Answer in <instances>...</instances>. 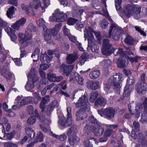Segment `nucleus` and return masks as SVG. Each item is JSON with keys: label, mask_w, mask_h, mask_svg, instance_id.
Returning a JSON list of instances; mask_svg holds the SVG:
<instances>
[{"label": "nucleus", "mask_w": 147, "mask_h": 147, "mask_svg": "<svg viewBox=\"0 0 147 147\" xmlns=\"http://www.w3.org/2000/svg\"><path fill=\"white\" fill-rule=\"evenodd\" d=\"M71 108L70 107H68L67 108V118L66 120H61L59 121V123L62 126L65 127L70 126L72 123V115L71 114Z\"/></svg>", "instance_id": "10"}, {"label": "nucleus", "mask_w": 147, "mask_h": 147, "mask_svg": "<svg viewBox=\"0 0 147 147\" xmlns=\"http://www.w3.org/2000/svg\"><path fill=\"white\" fill-rule=\"evenodd\" d=\"M8 3L9 4L13 5L16 6H17L18 5L17 0H9Z\"/></svg>", "instance_id": "63"}, {"label": "nucleus", "mask_w": 147, "mask_h": 147, "mask_svg": "<svg viewBox=\"0 0 147 147\" xmlns=\"http://www.w3.org/2000/svg\"><path fill=\"white\" fill-rule=\"evenodd\" d=\"M20 42L21 44V46L23 47L28 46V42L25 40V35L21 33H19L18 35Z\"/></svg>", "instance_id": "22"}, {"label": "nucleus", "mask_w": 147, "mask_h": 147, "mask_svg": "<svg viewBox=\"0 0 147 147\" xmlns=\"http://www.w3.org/2000/svg\"><path fill=\"white\" fill-rule=\"evenodd\" d=\"M59 105V104L57 100H53L48 106L45 111V113L48 116H50L54 109L56 108H57Z\"/></svg>", "instance_id": "12"}, {"label": "nucleus", "mask_w": 147, "mask_h": 147, "mask_svg": "<svg viewBox=\"0 0 147 147\" xmlns=\"http://www.w3.org/2000/svg\"><path fill=\"white\" fill-rule=\"evenodd\" d=\"M50 4V0H43L42 5L44 6L41 7L42 9L43 10H44Z\"/></svg>", "instance_id": "50"}, {"label": "nucleus", "mask_w": 147, "mask_h": 147, "mask_svg": "<svg viewBox=\"0 0 147 147\" xmlns=\"http://www.w3.org/2000/svg\"><path fill=\"white\" fill-rule=\"evenodd\" d=\"M13 60L15 63L18 66H20L22 65V63L20 59L18 58H14Z\"/></svg>", "instance_id": "62"}, {"label": "nucleus", "mask_w": 147, "mask_h": 147, "mask_svg": "<svg viewBox=\"0 0 147 147\" xmlns=\"http://www.w3.org/2000/svg\"><path fill=\"white\" fill-rule=\"evenodd\" d=\"M100 72L99 70H94L91 71L89 74L90 78L92 79H95L100 75Z\"/></svg>", "instance_id": "30"}, {"label": "nucleus", "mask_w": 147, "mask_h": 147, "mask_svg": "<svg viewBox=\"0 0 147 147\" xmlns=\"http://www.w3.org/2000/svg\"><path fill=\"white\" fill-rule=\"evenodd\" d=\"M111 61L109 59H105L101 62V65L104 67H108L111 64Z\"/></svg>", "instance_id": "46"}, {"label": "nucleus", "mask_w": 147, "mask_h": 147, "mask_svg": "<svg viewBox=\"0 0 147 147\" xmlns=\"http://www.w3.org/2000/svg\"><path fill=\"white\" fill-rule=\"evenodd\" d=\"M37 72L36 69L34 68H32L27 76L28 80L34 83L37 81L39 78L37 76Z\"/></svg>", "instance_id": "15"}, {"label": "nucleus", "mask_w": 147, "mask_h": 147, "mask_svg": "<svg viewBox=\"0 0 147 147\" xmlns=\"http://www.w3.org/2000/svg\"><path fill=\"white\" fill-rule=\"evenodd\" d=\"M119 56L120 58L119 59L115 58L114 59L115 63L118 65L119 67H125L128 64L127 60V56L123 54V51L120 55H118L116 56Z\"/></svg>", "instance_id": "9"}, {"label": "nucleus", "mask_w": 147, "mask_h": 147, "mask_svg": "<svg viewBox=\"0 0 147 147\" xmlns=\"http://www.w3.org/2000/svg\"><path fill=\"white\" fill-rule=\"evenodd\" d=\"M106 99L102 97H98L95 101L94 105L96 106H104L106 105Z\"/></svg>", "instance_id": "23"}, {"label": "nucleus", "mask_w": 147, "mask_h": 147, "mask_svg": "<svg viewBox=\"0 0 147 147\" xmlns=\"http://www.w3.org/2000/svg\"><path fill=\"white\" fill-rule=\"evenodd\" d=\"M34 87V83L28 80L25 86V89L28 91H30L33 89Z\"/></svg>", "instance_id": "35"}, {"label": "nucleus", "mask_w": 147, "mask_h": 147, "mask_svg": "<svg viewBox=\"0 0 147 147\" xmlns=\"http://www.w3.org/2000/svg\"><path fill=\"white\" fill-rule=\"evenodd\" d=\"M87 94H84L78 99L77 102L75 103V106L77 108L86 109L90 110V107L88 100Z\"/></svg>", "instance_id": "6"}, {"label": "nucleus", "mask_w": 147, "mask_h": 147, "mask_svg": "<svg viewBox=\"0 0 147 147\" xmlns=\"http://www.w3.org/2000/svg\"><path fill=\"white\" fill-rule=\"evenodd\" d=\"M133 125L131 136L133 138L135 139L137 137L136 132L139 131L140 126L138 122L136 121H134L133 123Z\"/></svg>", "instance_id": "18"}, {"label": "nucleus", "mask_w": 147, "mask_h": 147, "mask_svg": "<svg viewBox=\"0 0 147 147\" xmlns=\"http://www.w3.org/2000/svg\"><path fill=\"white\" fill-rule=\"evenodd\" d=\"M4 147H18L16 144L10 142H5L4 144Z\"/></svg>", "instance_id": "51"}, {"label": "nucleus", "mask_w": 147, "mask_h": 147, "mask_svg": "<svg viewBox=\"0 0 147 147\" xmlns=\"http://www.w3.org/2000/svg\"><path fill=\"white\" fill-rule=\"evenodd\" d=\"M90 110L80 108L76 112L75 115L76 120L80 121L86 118L87 116V112L89 111Z\"/></svg>", "instance_id": "11"}, {"label": "nucleus", "mask_w": 147, "mask_h": 147, "mask_svg": "<svg viewBox=\"0 0 147 147\" xmlns=\"http://www.w3.org/2000/svg\"><path fill=\"white\" fill-rule=\"evenodd\" d=\"M37 141L41 142L43 140V135L41 132L38 133L37 136Z\"/></svg>", "instance_id": "58"}, {"label": "nucleus", "mask_w": 147, "mask_h": 147, "mask_svg": "<svg viewBox=\"0 0 147 147\" xmlns=\"http://www.w3.org/2000/svg\"><path fill=\"white\" fill-rule=\"evenodd\" d=\"M61 26V24L60 23L56 25L55 27L51 30V33L53 36H54L57 34Z\"/></svg>", "instance_id": "31"}, {"label": "nucleus", "mask_w": 147, "mask_h": 147, "mask_svg": "<svg viewBox=\"0 0 147 147\" xmlns=\"http://www.w3.org/2000/svg\"><path fill=\"white\" fill-rule=\"evenodd\" d=\"M98 114L101 116H105L107 119H111L114 116L115 111L111 107L101 109L98 111Z\"/></svg>", "instance_id": "8"}, {"label": "nucleus", "mask_w": 147, "mask_h": 147, "mask_svg": "<svg viewBox=\"0 0 147 147\" xmlns=\"http://www.w3.org/2000/svg\"><path fill=\"white\" fill-rule=\"evenodd\" d=\"M109 42V40L107 39H105L103 40L102 52L103 55L108 56L112 53H113L115 55H120L123 53L122 49L119 48L117 50L116 48L114 47Z\"/></svg>", "instance_id": "1"}, {"label": "nucleus", "mask_w": 147, "mask_h": 147, "mask_svg": "<svg viewBox=\"0 0 147 147\" xmlns=\"http://www.w3.org/2000/svg\"><path fill=\"white\" fill-rule=\"evenodd\" d=\"M52 59V56H49L47 54L40 53V60L42 64L40 65L41 70H46L49 68L51 65L49 63Z\"/></svg>", "instance_id": "5"}, {"label": "nucleus", "mask_w": 147, "mask_h": 147, "mask_svg": "<svg viewBox=\"0 0 147 147\" xmlns=\"http://www.w3.org/2000/svg\"><path fill=\"white\" fill-rule=\"evenodd\" d=\"M40 122L45 125H48L51 122L49 118H46L45 117H40Z\"/></svg>", "instance_id": "32"}, {"label": "nucleus", "mask_w": 147, "mask_h": 147, "mask_svg": "<svg viewBox=\"0 0 147 147\" xmlns=\"http://www.w3.org/2000/svg\"><path fill=\"white\" fill-rule=\"evenodd\" d=\"M123 32V31L118 28L115 24L111 23L109 31L108 37L111 38L112 36L114 40H117L119 39L120 35Z\"/></svg>", "instance_id": "2"}, {"label": "nucleus", "mask_w": 147, "mask_h": 147, "mask_svg": "<svg viewBox=\"0 0 147 147\" xmlns=\"http://www.w3.org/2000/svg\"><path fill=\"white\" fill-rule=\"evenodd\" d=\"M61 17V18H58V19L56 20V22H63L66 20L67 18V16L63 13L61 15L59 16Z\"/></svg>", "instance_id": "49"}, {"label": "nucleus", "mask_w": 147, "mask_h": 147, "mask_svg": "<svg viewBox=\"0 0 147 147\" xmlns=\"http://www.w3.org/2000/svg\"><path fill=\"white\" fill-rule=\"evenodd\" d=\"M88 46L90 47L92 52L95 53H97L99 47L96 45L94 44V41L90 40V38L88 39Z\"/></svg>", "instance_id": "20"}, {"label": "nucleus", "mask_w": 147, "mask_h": 147, "mask_svg": "<svg viewBox=\"0 0 147 147\" xmlns=\"http://www.w3.org/2000/svg\"><path fill=\"white\" fill-rule=\"evenodd\" d=\"M108 22L105 20H102L100 24V26L102 29H105L106 27L108 26Z\"/></svg>", "instance_id": "55"}, {"label": "nucleus", "mask_w": 147, "mask_h": 147, "mask_svg": "<svg viewBox=\"0 0 147 147\" xmlns=\"http://www.w3.org/2000/svg\"><path fill=\"white\" fill-rule=\"evenodd\" d=\"M51 135H52L53 136L56 138L61 141H63L65 140L67 138V136L65 134H63L60 135H58L52 133Z\"/></svg>", "instance_id": "40"}, {"label": "nucleus", "mask_w": 147, "mask_h": 147, "mask_svg": "<svg viewBox=\"0 0 147 147\" xmlns=\"http://www.w3.org/2000/svg\"><path fill=\"white\" fill-rule=\"evenodd\" d=\"M130 94L129 90L128 88V86H126L124 88V91L123 93L124 97H128Z\"/></svg>", "instance_id": "57"}, {"label": "nucleus", "mask_w": 147, "mask_h": 147, "mask_svg": "<svg viewBox=\"0 0 147 147\" xmlns=\"http://www.w3.org/2000/svg\"><path fill=\"white\" fill-rule=\"evenodd\" d=\"M79 138L76 135L70 136L68 138V141L71 146H73L76 143L79 142Z\"/></svg>", "instance_id": "28"}, {"label": "nucleus", "mask_w": 147, "mask_h": 147, "mask_svg": "<svg viewBox=\"0 0 147 147\" xmlns=\"http://www.w3.org/2000/svg\"><path fill=\"white\" fill-rule=\"evenodd\" d=\"M84 32L85 40H86L87 39H88V38H90V40L94 41V39L92 32L94 34L98 39H99L100 38V35L99 32L94 31L92 28L89 27H86L85 28Z\"/></svg>", "instance_id": "7"}, {"label": "nucleus", "mask_w": 147, "mask_h": 147, "mask_svg": "<svg viewBox=\"0 0 147 147\" xmlns=\"http://www.w3.org/2000/svg\"><path fill=\"white\" fill-rule=\"evenodd\" d=\"M104 5L105 7V8H103L102 9V14L106 17H108L109 16V13L107 9V5H106V6H105L104 4Z\"/></svg>", "instance_id": "56"}, {"label": "nucleus", "mask_w": 147, "mask_h": 147, "mask_svg": "<svg viewBox=\"0 0 147 147\" xmlns=\"http://www.w3.org/2000/svg\"><path fill=\"white\" fill-rule=\"evenodd\" d=\"M113 130L109 129V128L105 132L104 136L106 137L110 136L113 132Z\"/></svg>", "instance_id": "59"}, {"label": "nucleus", "mask_w": 147, "mask_h": 147, "mask_svg": "<svg viewBox=\"0 0 147 147\" xmlns=\"http://www.w3.org/2000/svg\"><path fill=\"white\" fill-rule=\"evenodd\" d=\"M74 65L68 66L63 64L61 65L59 69L61 71H63L64 74L67 76H68L74 68Z\"/></svg>", "instance_id": "13"}, {"label": "nucleus", "mask_w": 147, "mask_h": 147, "mask_svg": "<svg viewBox=\"0 0 147 147\" xmlns=\"http://www.w3.org/2000/svg\"><path fill=\"white\" fill-rule=\"evenodd\" d=\"M140 121L143 123H147V112L146 111L142 113Z\"/></svg>", "instance_id": "34"}, {"label": "nucleus", "mask_w": 147, "mask_h": 147, "mask_svg": "<svg viewBox=\"0 0 147 147\" xmlns=\"http://www.w3.org/2000/svg\"><path fill=\"white\" fill-rule=\"evenodd\" d=\"M1 74L7 79H10L11 77V74L8 71L5 69L1 70Z\"/></svg>", "instance_id": "37"}, {"label": "nucleus", "mask_w": 147, "mask_h": 147, "mask_svg": "<svg viewBox=\"0 0 147 147\" xmlns=\"http://www.w3.org/2000/svg\"><path fill=\"white\" fill-rule=\"evenodd\" d=\"M77 21H78L77 20H76L74 18H70L68 19V21L67 22V24L69 25H73Z\"/></svg>", "instance_id": "54"}, {"label": "nucleus", "mask_w": 147, "mask_h": 147, "mask_svg": "<svg viewBox=\"0 0 147 147\" xmlns=\"http://www.w3.org/2000/svg\"><path fill=\"white\" fill-rule=\"evenodd\" d=\"M42 6L40 0H34L33 2V8L37 9L40 7Z\"/></svg>", "instance_id": "43"}, {"label": "nucleus", "mask_w": 147, "mask_h": 147, "mask_svg": "<svg viewBox=\"0 0 147 147\" xmlns=\"http://www.w3.org/2000/svg\"><path fill=\"white\" fill-rule=\"evenodd\" d=\"M97 143L96 139L94 138H91L89 140L87 139L84 142V144L86 147H94L93 144L95 143L97 144Z\"/></svg>", "instance_id": "19"}, {"label": "nucleus", "mask_w": 147, "mask_h": 147, "mask_svg": "<svg viewBox=\"0 0 147 147\" xmlns=\"http://www.w3.org/2000/svg\"><path fill=\"white\" fill-rule=\"evenodd\" d=\"M118 78L116 80V85H114V89L117 94H119L121 83L123 80V76L120 73L117 74Z\"/></svg>", "instance_id": "14"}, {"label": "nucleus", "mask_w": 147, "mask_h": 147, "mask_svg": "<svg viewBox=\"0 0 147 147\" xmlns=\"http://www.w3.org/2000/svg\"><path fill=\"white\" fill-rule=\"evenodd\" d=\"M48 80L50 81L55 82L56 75L54 73H49L47 74Z\"/></svg>", "instance_id": "42"}, {"label": "nucleus", "mask_w": 147, "mask_h": 147, "mask_svg": "<svg viewBox=\"0 0 147 147\" xmlns=\"http://www.w3.org/2000/svg\"><path fill=\"white\" fill-rule=\"evenodd\" d=\"M87 88L89 89L95 90L100 87L99 83L96 81H90L86 84Z\"/></svg>", "instance_id": "17"}, {"label": "nucleus", "mask_w": 147, "mask_h": 147, "mask_svg": "<svg viewBox=\"0 0 147 147\" xmlns=\"http://www.w3.org/2000/svg\"><path fill=\"white\" fill-rule=\"evenodd\" d=\"M34 109L33 107L31 105H28L27 108V111L30 114H32L33 113Z\"/></svg>", "instance_id": "61"}, {"label": "nucleus", "mask_w": 147, "mask_h": 147, "mask_svg": "<svg viewBox=\"0 0 147 147\" xmlns=\"http://www.w3.org/2000/svg\"><path fill=\"white\" fill-rule=\"evenodd\" d=\"M98 93L97 91L92 92L90 94L89 100L91 102H93L98 97Z\"/></svg>", "instance_id": "33"}, {"label": "nucleus", "mask_w": 147, "mask_h": 147, "mask_svg": "<svg viewBox=\"0 0 147 147\" xmlns=\"http://www.w3.org/2000/svg\"><path fill=\"white\" fill-rule=\"evenodd\" d=\"M141 8L137 5L129 4L127 5L124 9V13L129 17L134 14H138L140 13Z\"/></svg>", "instance_id": "3"}, {"label": "nucleus", "mask_w": 147, "mask_h": 147, "mask_svg": "<svg viewBox=\"0 0 147 147\" xmlns=\"http://www.w3.org/2000/svg\"><path fill=\"white\" fill-rule=\"evenodd\" d=\"M25 130L27 135V136L29 139V141L31 140L32 139L34 138L35 136V133L32 128L27 127L25 128Z\"/></svg>", "instance_id": "25"}, {"label": "nucleus", "mask_w": 147, "mask_h": 147, "mask_svg": "<svg viewBox=\"0 0 147 147\" xmlns=\"http://www.w3.org/2000/svg\"><path fill=\"white\" fill-rule=\"evenodd\" d=\"M17 22L20 26H24L26 22V19L24 18H22L17 20Z\"/></svg>", "instance_id": "52"}, {"label": "nucleus", "mask_w": 147, "mask_h": 147, "mask_svg": "<svg viewBox=\"0 0 147 147\" xmlns=\"http://www.w3.org/2000/svg\"><path fill=\"white\" fill-rule=\"evenodd\" d=\"M16 9L13 6L10 7L7 11V15L8 18L10 19L12 18L13 17V15L14 14Z\"/></svg>", "instance_id": "29"}, {"label": "nucleus", "mask_w": 147, "mask_h": 147, "mask_svg": "<svg viewBox=\"0 0 147 147\" xmlns=\"http://www.w3.org/2000/svg\"><path fill=\"white\" fill-rule=\"evenodd\" d=\"M137 92L139 94H145L147 90V85L145 83L139 82L136 85Z\"/></svg>", "instance_id": "16"}, {"label": "nucleus", "mask_w": 147, "mask_h": 147, "mask_svg": "<svg viewBox=\"0 0 147 147\" xmlns=\"http://www.w3.org/2000/svg\"><path fill=\"white\" fill-rule=\"evenodd\" d=\"M36 120V117L34 116H32L28 118L27 122L29 125H32L35 123Z\"/></svg>", "instance_id": "41"}, {"label": "nucleus", "mask_w": 147, "mask_h": 147, "mask_svg": "<svg viewBox=\"0 0 147 147\" xmlns=\"http://www.w3.org/2000/svg\"><path fill=\"white\" fill-rule=\"evenodd\" d=\"M143 108L142 106L137 105L136 107L135 111L131 112V114L132 115L135 114L136 117L137 118H138Z\"/></svg>", "instance_id": "26"}, {"label": "nucleus", "mask_w": 147, "mask_h": 147, "mask_svg": "<svg viewBox=\"0 0 147 147\" xmlns=\"http://www.w3.org/2000/svg\"><path fill=\"white\" fill-rule=\"evenodd\" d=\"M118 78L117 74L110 77L108 80V83L109 84H113L114 86L116 85V80Z\"/></svg>", "instance_id": "36"}, {"label": "nucleus", "mask_w": 147, "mask_h": 147, "mask_svg": "<svg viewBox=\"0 0 147 147\" xmlns=\"http://www.w3.org/2000/svg\"><path fill=\"white\" fill-rule=\"evenodd\" d=\"M88 120L89 123H87L86 125L88 124V125H90V126H93L95 125L100 123L98 121L93 115H91L89 117Z\"/></svg>", "instance_id": "27"}, {"label": "nucleus", "mask_w": 147, "mask_h": 147, "mask_svg": "<svg viewBox=\"0 0 147 147\" xmlns=\"http://www.w3.org/2000/svg\"><path fill=\"white\" fill-rule=\"evenodd\" d=\"M71 76H72V79H76L79 84L82 85L84 84V80L82 77L77 73H72Z\"/></svg>", "instance_id": "24"}, {"label": "nucleus", "mask_w": 147, "mask_h": 147, "mask_svg": "<svg viewBox=\"0 0 147 147\" xmlns=\"http://www.w3.org/2000/svg\"><path fill=\"white\" fill-rule=\"evenodd\" d=\"M76 132V129L74 127H71L68 131L67 134L68 136L75 135Z\"/></svg>", "instance_id": "45"}, {"label": "nucleus", "mask_w": 147, "mask_h": 147, "mask_svg": "<svg viewBox=\"0 0 147 147\" xmlns=\"http://www.w3.org/2000/svg\"><path fill=\"white\" fill-rule=\"evenodd\" d=\"M133 41V39L131 36H129L127 34H126V36L124 41L126 44L131 45L132 44Z\"/></svg>", "instance_id": "39"}, {"label": "nucleus", "mask_w": 147, "mask_h": 147, "mask_svg": "<svg viewBox=\"0 0 147 147\" xmlns=\"http://www.w3.org/2000/svg\"><path fill=\"white\" fill-rule=\"evenodd\" d=\"M35 29V27L33 26V24L30 23L28 26L26 30L32 32V31L34 30Z\"/></svg>", "instance_id": "60"}, {"label": "nucleus", "mask_w": 147, "mask_h": 147, "mask_svg": "<svg viewBox=\"0 0 147 147\" xmlns=\"http://www.w3.org/2000/svg\"><path fill=\"white\" fill-rule=\"evenodd\" d=\"M90 125L87 124L84 127V129L88 134V132L92 131L96 136H100L102 135L104 132V129L101 127L100 123L95 125L92 126V127Z\"/></svg>", "instance_id": "4"}, {"label": "nucleus", "mask_w": 147, "mask_h": 147, "mask_svg": "<svg viewBox=\"0 0 147 147\" xmlns=\"http://www.w3.org/2000/svg\"><path fill=\"white\" fill-rule=\"evenodd\" d=\"M140 57L136 56L134 57L129 58V59L131 63H133L134 62H137L138 60L140 59Z\"/></svg>", "instance_id": "53"}, {"label": "nucleus", "mask_w": 147, "mask_h": 147, "mask_svg": "<svg viewBox=\"0 0 147 147\" xmlns=\"http://www.w3.org/2000/svg\"><path fill=\"white\" fill-rule=\"evenodd\" d=\"M78 57L76 54H68L66 57V62L69 64H72L76 60Z\"/></svg>", "instance_id": "21"}, {"label": "nucleus", "mask_w": 147, "mask_h": 147, "mask_svg": "<svg viewBox=\"0 0 147 147\" xmlns=\"http://www.w3.org/2000/svg\"><path fill=\"white\" fill-rule=\"evenodd\" d=\"M135 78L132 76H130L127 81V85L130 86L135 83Z\"/></svg>", "instance_id": "44"}, {"label": "nucleus", "mask_w": 147, "mask_h": 147, "mask_svg": "<svg viewBox=\"0 0 147 147\" xmlns=\"http://www.w3.org/2000/svg\"><path fill=\"white\" fill-rule=\"evenodd\" d=\"M32 38V32L26 31V33L25 34V40L27 42V41L29 40H30Z\"/></svg>", "instance_id": "48"}, {"label": "nucleus", "mask_w": 147, "mask_h": 147, "mask_svg": "<svg viewBox=\"0 0 147 147\" xmlns=\"http://www.w3.org/2000/svg\"><path fill=\"white\" fill-rule=\"evenodd\" d=\"M40 49L38 48H36L34 50V52L32 55V57L34 58V56H36V59H33V61L35 62H36L38 59V54L40 52Z\"/></svg>", "instance_id": "38"}, {"label": "nucleus", "mask_w": 147, "mask_h": 147, "mask_svg": "<svg viewBox=\"0 0 147 147\" xmlns=\"http://www.w3.org/2000/svg\"><path fill=\"white\" fill-rule=\"evenodd\" d=\"M21 7L22 9L26 11L28 14L33 11L32 8L30 6L29 7H27L25 5L22 4L21 5Z\"/></svg>", "instance_id": "47"}, {"label": "nucleus", "mask_w": 147, "mask_h": 147, "mask_svg": "<svg viewBox=\"0 0 147 147\" xmlns=\"http://www.w3.org/2000/svg\"><path fill=\"white\" fill-rule=\"evenodd\" d=\"M63 33L65 35L67 36L69 35H70L71 34L69 33V30L68 28H66V26H65L63 27Z\"/></svg>", "instance_id": "64"}]
</instances>
